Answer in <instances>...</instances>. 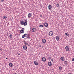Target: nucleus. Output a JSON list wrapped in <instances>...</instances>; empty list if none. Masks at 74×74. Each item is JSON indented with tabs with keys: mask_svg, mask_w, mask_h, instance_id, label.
I'll use <instances>...</instances> for the list:
<instances>
[{
	"mask_svg": "<svg viewBox=\"0 0 74 74\" xmlns=\"http://www.w3.org/2000/svg\"><path fill=\"white\" fill-rule=\"evenodd\" d=\"M65 34V35H66V36H69V34H68L67 33H66Z\"/></svg>",
	"mask_w": 74,
	"mask_h": 74,
	"instance_id": "23",
	"label": "nucleus"
},
{
	"mask_svg": "<svg viewBox=\"0 0 74 74\" xmlns=\"http://www.w3.org/2000/svg\"><path fill=\"white\" fill-rule=\"evenodd\" d=\"M23 48L24 49L26 50L27 49V47L26 46H24L23 47Z\"/></svg>",
	"mask_w": 74,
	"mask_h": 74,
	"instance_id": "15",
	"label": "nucleus"
},
{
	"mask_svg": "<svg viewBox=\"0 0 74 74\" xmlns=\"http://www.w3.org/2000/svg\"><path fill=\"white\" fill-rule=\"evenodd\" d=\"M24 23H25V24H24V26H26L27 25V19L25 20Z\"/></svg>",
	"mask_w": 74,
	"mask_h": 74,
	"instance_id": "5",
	"label": "nucleus"
},
{
	"mask_svg": "<svg viewBox=\"0 0 74 74\" xmlns=\"http://www.w3.org/2000/svg\"><path fill=\"white\" fill-rule=\"evenodd\" d=\"M72 62H73V61H74V58H73L72 60Z\"/></svg>",
	"mask_w": 74,
	"mask_h": 74,
	"instance_id": "30",
	"label": "nucleus"
},
{
	"mask_svg": "<svg viewBox=\"0 0 74 74\" xmlns=\"http://www.w3.org/2000/svg\"><path fill=\"white\" fill-rule=\"evenodd\" d=\"M24 30H25V29L24 28H22L21 31H24Z\"/></svg>",
	"mask_w": 74,
	"mask_h": 74,
	"instance_id": "26",
	"label": "nucleus"
},
{
	"mask_svg": "<svg viewBox=\"0 0 74 74\" xmlns=\"http://www.w3.org/2000/svg\"><path fill=\"white\" fill-rule=\"evenodd\" d=\"M9 66H10V67H12V66H13V64H12V63L11 62L9 63Z\"/></svg>",
	"mask_w": 74,
	"mask_h": 74,
	"instance_id": "17",
	"label": "nucleus"
},
{
	"mask_svg": "<svg viewBox=\"0 0 74 74\" xmlns=\"http://www.w3.org/2000/svg\"><path fill=\"white\" fill-rule=\"evenodd\" d=\"M40 17H42V16H40Z\"/></svg>",
	"mask_w": 74,
	"mask_h": 74,
	"instance_id": "41",
	"label": "nucleus"
},
{
	"mask_svg": "<svg viewBox=\"0 0 74 74\" xmlns=\"http://www.w3.org/2000/svg\"><path fill=\"white\" fill-rule=\"evenodd\" d=\"M48 59L49 60H51V58L50 57H49L48 58Z\"/></svg>",
	"mask_w": 74,
	"mask_h": 74,
	"instance_id": "29",
	"label": "nucleus"
},
{
	"mask_svg": "<svg viewBox=\"0 0 74 74\" xmlns=\"http://www.w3.org/2000/svg\"><path fill=\"white\" fill-rule=\"evenodd\" d=\"M3 18L4 19H7V16H4L3 17Z\"/></svg>",
	"mask_w": 74,
	"mask_h": 74,
	"instance_id": "20",
	"label": "nucleus"
},
{
	"mask_svg": "<svg viewBox=\"0 0 74 74\" xmlns=\"http://www.w3.org/2000/svg\"><path fill=\"white\" fill-rule=\"evenodd\" d=\"M53 32L51 31L49 33V36H52V35H53Z\"/></svg>",
	"mask_w": 74,
	"mask_h": 74,
	"instance_id": "1",
	"label": "nucleus"
},
{
	"mask_svg": "<svg viewBox=\"0 0 74 74\" xmlns=\"http://www.w3.org/2000/svg\"><path fill=\"white\" fill-rule=\"evenodd\" d=\"M17 54H18V55H20V53H18Z\"/></svg>",
	"mask_w": 74,
	"mask_h": 74,
	"instance_id": "33",
	"label": "nucleus"
},
{
	"mask_svg": "<svg viewBox=\"0 0 74 74\" xmlns=\"http://www.w3.org/2000/svg\"><path fill=\"white\" fill-rule=\"evenodd\" d=\"M28 41H27V42H28Z\"/></svg>",
	"mask_w": 74,
	"mask_h": 74,
	"instance_id": "43",
	"label": "nucleus"
},
{
	"mask_svg": "<svg viewBox=\"0 0 74 74\" xmlns=\"http://www.w3.org/2000/svg\"><path fill=\"white\" fill-rule=\"evenodd\" d=\"M14 74H16V73H14Z\"/></svg>",
	"mask_w": 74,
	"mask_h": 74,
	"instance_id": "38",
	"label": "nucleus"
},
{
	"mask_svg": "<svg viewBox=\"0 0 74 74\" xmlns=\"http://www.w3.org/2000/svg\"><path fill=\"white\" fill-rule=\"evenodd\" d=\"M40 47H41V45L40 46Z\"/></svg>",
	"mask_w": 74,
	"mask_h": 74,
	"instance_id": "39",
	"label": "nucleus"
},
{
	"mask_svg": "<svg viewBox=\"0 0 74 74\" xmlns=\"http://www.w3.org/2000/svg\"><path fill=\"white\" fill-rule=\"evenodd\" d=\"M26 36H27V34H25L23 35L22 36V38H25V37H26Z\"/></svg>",
	"mask_w": 74,
	"mask_h": 74,
	"instance_id": "12",
	"label": "nucleus"
},
{
	"mask_svg": "<svg viewBox=\"0 0 74 74\" xmlns=\"http://www.w3.org/2000/svg\"><path fill=\"white\" fill-rule=\"evenodd\" d=\"M48 8L49 10H51V9L52 8V6L51 5H49L48 6Z\"/></svg>",
	"mask_w": 74,
	"mask_h": 74,
	"instance_id": "10",
	"label": "nucleus"
},
{
	"mask_svg": "<svg viewBox=\"0 0 74 74\" xmlns=\"http://www.w3.org/2000/svg\"><path fill=\"white\" fill-rule=\"evenodd\" d=\"M26 36V39H30V35L29 34V33L27 34V35Z\"/></svg>",
	"mask_w": 74,
	"mask_h": 74,
	"instance_id": "2",
	"label": "nucleus"
},
{
	"mask_svg": "<svg viewBox=\"0 0 74 74\" xmlns=\"http://www.w3.org/2000/svg\"><path fill=\"white\" fill-rule=\"evenodd\" d=\"M7 36H8V34H7Z\"/></svg>",
	"mask_w": 74,
	"mask_h": 74,
	"instance_id": "36",
	"label": "nucleus"
},
{
	"mask_svg": "<svg viewBox=\"0 0 74 74\" xmlns=\"http://www.w3.org/2000/svg\"><path fill=\"white\" fill-rule=\"evenodd\" d=\"M34 63L35 65L36 66H37L38 65V62H37V61H34Z\"/></svg>",
	"mask_w": 74,
	"mask_h": 74,
	"instance_id": "7",
	"label": "nucleus"
},
{
	"mask_svg": "<svg viewBox=\"0 0 74 74\" xmlns=\"http://www.w3.org/2000/svg\"><path fill=\"white\" fill-rule=\"evenodd\" d=\"M20 23L21 25H24V26H25V23L24 21H21Z\"/></svg>",
	"mask_w": 74,
	"mask_h": 74,
	"instance_id": "3",
	"label": "nucleus"
},
{
	"mask_svg": "<svg viewBox=\"0 0 74 74\" xmlns=\"http://www.w3.org/2000/svg\"><path fill=\"white\" fill-rule=\"evenodd\" d=\"M47 64L49 66H52V63L51 62H49Z\"/></svg>",
	"mask_w": 74,
	"mask_h": 74,
	"instance_id": "13",
	"label": "nucleus"
},
{
	"mask_svg": "<svg viewBox=\"0 0 74 74\" xmlns=\"http://www.w3.org/2000/svg\"><path fill=\"white\" fill-rule=\"evenodd\" d=\"M51 61H52V62H53V59H51Z\"/></svg>",
	"mask_w": 74,
	"mask_h": 74,
	"instance_id": "32",
	"label": "nucleus"
},
{
	"mask_svg": "<svg viewBox=\"0 0 74 74\" xmlns=\"http://www.w3.org/2000/svg\"><path fill=\"white\" fill-rule=\"evenodd\" d=\"M39 27H43V25H40Z\"/></svg>",
	"mask_w": 74,
	"mask_h": 74,
	"instance_id": "27",
	"label": "nucleus"
},
{
	"mask_svg": "<svg viewBox=\"0 0 74 74\" xmlns=\"http://www.w3.org/2000/svg\"><path fill=\"white\" fill-rule=\"evenodd\" d=\"M0 50H1V51H3V49H0Z\"/></svg>",
	"mask_w": 74,
	"mask_h": 74,
	"instance_id": "35",
	"label": "nucleus"
},
{
	"mask_svg": "<svg viewBox=\"0 0 74 74\" xmlns=\"http://www.w3.org/2000/svg\"><path fill=\"white\" fill-rule=\"evenodd\" d=\"M32 16V14L31 13H29L28 14V18H31V16Z\"/></svg>",
	"mask_w": 74,
	"mask_h": 74,
	"instance_id": "4",
	"label": "nucleus"
},
{
	"mask_svg": "<svg viewBox=\"0 0 74 74\" xmlns=\"http://www.w3.org/2000/svg\"><path fill=\"white\" fill-rule=\"evenodd\" d=\"M56 39L57 41H59V37L58 36H56Z\"/></svg>",
	"mask_w": 74,
	"mask_h": 74,
	"instance_id": "8",
	"label": "nucleus"
},
{
	"mask_svg": "<svg viewBox=\"0 0 74 74\" xmlns=\"http://www.w3.org/2000/svg\"><path fill=\"white\" fill-rule=\"evenodd\" d=\"M42 60L43 62H46V60H47L45 57H43L42 58Z\"/></svg>",
	"mask_w": 74,
	"mask_h": 74,
	"instance_id": "11",
	"label": "nucleus"
},
{
	"mask_svg": "<svg viewBox=\"0 0 74 74\" xmlns=\"http://www.w3.org/2000/svg\"><path fill=\"white\" fill-rule=\"evenodd\" d=\"M61 60H62V61H63L64 60V57H62L61 58Z\"/></svg>",
	"mask_w": 74,
	"mask_h": 74,
	"instance_id": "21",
	"label": "nucleus"
},
{
	"mask_svg": "<svg viewBox=\"0 0 74 74\" xmlns=\"http://www.w3.org/2000/svg\"><path fill=\"white\" fill-rule=\"evenodd\" d=\"M68 74H72L71 73H69Z\"/></svg>",
	"mask_w": 74,
	"mask_h": 74,
	"instance_id": "34",
	"label": "nucleus"
},
{
	"mask_svg": "<svg viewBox=\"0 0 74 74\" xmlns=\"http://www.w3.org/2000/svg\"><path fill=\"white\" fill-rule=\"evenodd\" d=\"M9 37H10V38H12V36L11 35V34H10L9 35Z\"/></svg>",
	"mask_w": 74,
	"mask_h": 74,
	"instance_id": "22",
	"label": "nucleus"
},
{
	"mask_svg": "<svg viewBox=\"0 0 74 74\" xmlns=\"http://www.w3.org/2000/svg\"><path fill=\"white\" fill-rule=\"evenodd\" d=\"M44 26L45 27H48V23H45L44 24Z\"/></svg>",
	"mask_w": 74,
	"mask_h": 74,
	"instance_id": "16",
	"label": "nucleus"
},
{
	"mask_svg": "<svg viewBox=\"0 0 74 74\" xmlns=\"http://www.w3.org/2000/svg\"><path fill=\"white\" fill-rule=\"evenodd\" d=\"M1 2H3L4 0H1Z\"/></svg>",
	"mask_w": 74,
	"mask_h": 74,
	"instance_id": "31",
	"label": "nucleus"
},
{
	"mask_svg": "<svg viewBox=\"0 0 74 74\" xmlns=\"http://www.w3.org/2000/svg\"><path fill=\"white\" fill-rule=\"evenodd\" d=\"M62 69V67L61 66H60L59 67V70H61Z\"/></svg>",
	"mask_w": 74,
	"mask_h": 74,
	"instance_id": "25",
	"label": "nucleus"
},
{
	"mask_svg": "<svg viewBox=\"0 0 74 74\" xmlns=\"http://www.w3.org/2000/svg\"><path fill=\"white\" fill-rule=\"evenodd\" d=\"M36 28H34L32 29V32H36Z\"/></svg>",
	"mask_w": 74,
	"mask_h": 74,
	"instance_id": "14",
	"label": "nucleus"
},
{
	"mask_svg": "<svg viewBox=\"0 0 74 74\" xmlns=\"http://www.w3.org/2000/svg\"><path fill=\"white\" fill-rule=\"evenodd\" d=\"M56 5H57V7H58L59 5V4H58V3H57Z\"/></svg>",
	"mask_w": 74,
	"mask_h": 74,
	"instance_id": "28",
	"label": "nucleus"
},
{
	"mask_svg": "<svg viewBox=\"0 0 74 74\" xmlns=\"http://www.w3.org/2000/svg\"><path fill=\"white\" fill-rule=\"evenodd\" d=\"M42 42L43 43H45L46 42V40L45 39L43 38L42 39Z\"/></svg>",
	"mask_w": 74,
	"mask_h": 74,
	"instance_id": "6",
	"label": "nucleus"
},
{
	"mask_svg": "<svg viewBox=\"0 0 74 74\" xmlns=\"http://www.w3.org/2000/svg\"><path fill=\"white\" fill-rule=\"evenodd\" d=\"M30 63H31V64H32V62H31Z\"/></svg>",
	"mask_w": 74,
	"mask_h": 74,
	"instance_id": "37",
	"label": "nucleus"
},
{
	"mask_svg": "<svg viewBox=\"0 0 74 74\" xmlns=\"http://www.w3.org/2000/svg\"><path fill=\"white\" fill-rule=\"evenodd\" d=\"M6 59H8V58H6Z\"/></svg>",
	"mask_w": 74,
	"mask_h": 74,
	"instance_id": "40",
	"label": "nucleus"
},
{
	"mask_svg": "<svg viewBox=\"0 0 74 74\" xmlns=\"http://www.w3.org/2000/svg\"><path fill=\"white\" fill-rule=\"evenodd\" d=\"M26 38H24V40H26Z\"/></svg>",
	"mask_w": 74,
	"mask_h": 74,
	"instance_id": "42",
	"label": "nucleus"
},
{
	"mask_svg": "<svg viewBox=\"0 0 74 74\" xmlns=\"http://www.w3.org/2000/svg\"><path fill=\"white\" fill-rule=\"evenodd\" d=\"M64 62L66 65H67V64H68V63H69V62H67V61H64Z\"/></svg>",
	"mask_w": 74,
	"mask_h": 74,
	"instance_id": "19",
	"label": "nucleus"
},
{
	"mask_svg": "<svg viewBox=\"0 0 74 74\" xmlns=\"http://www.w3.org/2000/svg\"><path fill=\"white\" fill-rule=\"evenodd\" d=\"M20 33H21L23 34V33H24V31L21 30Z\"/></svg>",
	"mask_w": 74,
	"mask_h": 74,
	"instance_id": "24",
	"label": "nucleus"
},
{
	"mask_svg": "<svg viewBox=\"0 0 74 74\" xmlns=\"http://www.w3.org/2000/svg\"><path fill=\"white\" fill-rule=\"evenodd\" d=\"M24 44L25 45V46H26V45H28V43L26 42V41H24Z\"/></svg>",
	"mask_w": 74,
	"mask_h": 74,
	"instance_id": "18",
	"label": "nucleus"
},
{
	"mask_svg": "<svg viewBox=\"0 0 74 74\" xmlns=\"http://www.w3.org/2000/svg\"><path fill=\"white\" fill-rule=\"evenodd\" d=\"M65 49L66 51H69V48L68 46H66L65 47Z\"/></svg>",
	"mask_w": 74,
	"mask_h": 74,
	"instance_id": "9",
	"label": "nucleus"
}]
</instances>
